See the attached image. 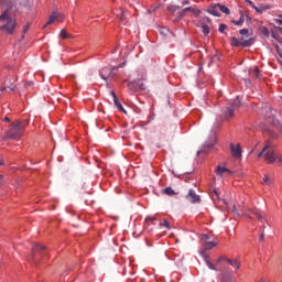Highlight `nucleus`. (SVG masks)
Returning <instances> with one entry per match:
<instances>
[{"instance_id":"f257e3e1","label":"nucleus","mask_w":282,"mask_h":282,"mask_svg":"<svg viewBox=\"0 0 282 282\" xmlns=\"http://www.w3.org/2000/svg\"><path fill=\"white\" fill-rule=\"evenodd\" d=\"M0 23H2L0 30L10 35L14 33V30L17 29V21L15 18L11 17L9 9L3 11V13L0 15Z\"/></svg>"},{"instance_id":"f03ea898","label":"nucleus","mask_w":282,"mask_h":282,"mask_svg":"<svg viewBox=\"0 0 282 282\" xmlns=\"http://www.w3.org/2000/svg\"><path fill=\"white\" fill-rule=\"evenodd\" d=\"M29 124V121L24 119L23 121H14L7 132L6 138L10 140H20L24 133L25 127Z\"/></svg>"},{"instance_id":"7ed1b4c3","label":"nucleus","mask_w":282,"mask_h":282,"mask_svg":"<svg viewBox=\"0 0 282 282\" xmlns=\"http://www.w3.org/2000/svg\"><path fill=\"white\" fill-rule=\"evenodd\" d=\"M264 161L268 162L269 164H274V162H282V156L276 154L274 149L271 147V143H269V149L265 150L264 153Z\"/></svg>"},{"instance_id":"20e7f679","label":"nucleus","mask_w":282,"mask_h":282,"mask_svg":"<svg viewBox=\"0 0 282 282\" xmlns=\"http://www.w3.org/2000/svg\"><path fill=\"white\" fill-rule=\"evenodd\" d=\"M253 43H254V40L252 37L248 39V40H245V41H240L235 36L231 37V46L250 47Z\"/></svg>"},{"instance_id":"39448f33","label":"nucleus","mask_w":282,"mask_h":282,"mask_svg":"<svg viewBox=\"0 0 282 282\" xmlns=\"http://www.w3.org/2000/svg\"><path fill=\"white\" fill-rule=\"evenodd\" d=\"M238 106V108L241 106L240 99L238 101H235L232 106H229V108H226L225 110V120H230L235 117V107Z\"/></svg>"},{"instance_id":"423d86ee","label":"nucleus","mask_w":282,"mask_h":282,"mask_svg":"<svg viewBox=\"0 0 282 282\" xmlns=\"http://www.w3.org/2000/svg\"><path fill=\"white\" fill-rule=\"evenodd\" d=\"M64 20V14L57 11H53L52 15L50 17L47 23L44 25V29L47 28L48 25L53 24L55 21L57 22H63Z\"/></svg>"},{"instance_id":"0eeeda50","label":"nucleus","mask_w":282,"mask_h":282,"mask_svg":"<svg viewBox=\"0 0 282 282\" xmlns=\"http://www.w3.org/2000/svg\"><path fill=\"white\" fill-rule=\"evenodd\" d=\"M216 175L220 177H229L232 175V172L224 166L218 165V167H216Z\"/></svg>"},{"instance_id":"6e6552de","label":"nucleus","mask_w":282,"mask_h":282,"mask_svg":"<svg viewBox=\"0 0 282 282\" xmlns=\"http://www.w3.org/2000/svg\"><path fill=\"white\" fill-rule=\"evenodd\" d=\"M187 200L192 204H198L200 203V197L196 194L194 189H189V193H187V196H185Z\"/></svg>"},{"instance_id":"1a4fd4ad","label":"nucleus","mask_w":282,"mask_h":282,"mask_svg":"<svg viewBox=\"0 0 282 282\" xmlns=\"http://www.w3.org/2000/svg\"><path fill=\"white\" fill-rule=\"evenodd\" d=\"M117 69L115 68H104L100 73V77L107 83L109 78H112L113 75V70Z\"/></svg>"},{"instance_id":"9d476101","label":"nucleus","mask_w":282,"mask_h":282,"mask_svg":"<svg viewBox=\"0 0 282 282\" xmlns=\"http://www.w3.org/2000/svg\"><path fill=\"white\" fill-rule=\"evenodd\" d=\"M207 12L214 17H220V13H219V3H216L212 7H209V9H207Z\"/></svg>"},{"instance_id":"9b49d317","label":"nucleus","mask_w":282,"mask_h":282,"mask_svg":"<svg viewBox=\"0 0 282 282\" xmlns=\"http://www.w3.org/2000/svg\"><path fill=\"white\" fill-rule=\"evenodd\" d=\"M110 95H111L112 98H113L115 106H116L121 112L127 113L126 110H124V108H123V106H122V104H120L118 97L116 96V93H113V90H111Z\"/></svg>"},{"instance_id":"f8f14e48","label":"nucleus","mask_w":282,"mask_h":282,"mask_svg":"<svg viewBox=\"0 0 282 282\" xmlns=\"http://www.w3.org/2000/svg\"><path fill=\"white\" fill-rule=\"evenodd\" d=\"M231 155H234V158H236V159H240L241 158V149H240L239 144L237 147L231 144Z\"/></svg>"},{"instance_id":"ddd939ff","label":"nucleus","mask_w":282,"mask_h":282,"mask_svg":"<svg viewBox=\"0 0 282 282\" xmlns=\"http://www.w3.org/2000/svg\"><path fill=\"white\" fill-rule=\"evenodd\" d=\"M227 263H229V265H231V267H235L236 268V270H239L240 269V267H241V263H240V261L239 260H232V259H227Z\"/></svg>"},{"instance_id":"4468645a","label":"nucleus","mask_w":282,"mask_h":282,"mask_svg":"<svg viewBox=\"0 0 282 282\" xmlns=\"http://www.w3.org/2000/svg\"><path fill=\"white\" fill-rule=\"evenodd\" d=\"M194 12V15L198 17L202 11L200 10H197V9H194L193 7H187L185 9H183V12Z\"/></svg>"},{"instance_id":"2eb2a0df","label":"nucleus","mask_w":282,"mask_h":282,"mask_svg":"<svg viewBox=\"0 0 282 282\" xmlns=\"http://www.w3.org/2000/svg\"><path fill=\"white\" fill-rule=\"evenodd\" d=\"M45 249H46V247L40 246V245L36 243V245L33 247L32 256L34 257L37 252L43 251V250H45Z\"/></svg>"},{"instance_id":"dca6fc26","label":"nucleus","mask_w":282,"mask_h":282,"mask_svg":"<svg viewBox=\"0 0 282 282\" xmlns=\"http://www.w3.org/2000/svg\"><path fill=\"white\" fill-rule=\"evenodd\" d=\"M218 9H219L220 12H223V13H225L227 15L230 14V9L228 7H226L225 4L218 3Z\"/></svg>"},{"instance_id":"f3484780","label":"nucleus","mask_w":282,"mask_h":282,"mask_svg":"<svg viewBox=\"0 0 282 282\" xmlns=\"http://www.w3.org/2000/svg\"><path fill=\"white\" fill-rule=\"evenodd\" d=\"M117 17L121 22H124L127 20V12L123 9H121L120 12L117 13Z\"/></svg>"},{"instance_id":"a211bd4d","label":"nucleus","mask_w":282,"mask_h":282,"mask_svg":"<svg viewBox=\"0 0 282 282\" xmlns=\"http://www.w3.org/2000/svg\"><path fill=\"white\" fill-rule=\"evenodd\" d=\"M200 30H203V35L208 36L210 33V28L207 24L200 25Z\"/></svg>"},{"instance_id":"6ab92c4d","label":"nucleus","mask_w":282,"mask_h":282,"mask_svg":"<svg viewBox=\"0 0 282 282\" xmlns=\"http://www.w3.org/2000/svg\"><path fill=\"white\" fill-rule=\"evenodd\" d=\"M217 245H218V243H216V242L207 241V242H205L204 248H205V250H212V249L215 248Z\"/></svg>"},{"instance_id":"aec40b11","label":"nucleus","mask_w":282,"mask_h":282,"mask_svg":"<svg viewBox=\"0 0 282 282\" xmlns=\"http://www.w3.org/2000/svg\"><path fill=\"white\" fill-rule=\"evenodd\" d=\"M167 10L170 12H176V11L181 10V6H178V4H170V6H167Z\"/></svg>"},{"instance_id":"412c9836","label":"nucleus","mask_w":282,"mask_h":282,"mask_svg":"<svg viewBox=\"0 0 282 282\" xmlns=\"http://www.w3.org/2000/svg\"><path fill=\"white\" fill-rule=\"evenodd\" d=\"M270 148V142H265L264 148L261 150V152L257 155V158H261L262 155H265L267 150Z\"/></svg>"},{"instance_id":"4be33fe9","label":"nucleus","mask_w":282,"mask_h":282,"mask_svg":"<svg viewBox=\"0 0 282 282\" xmlns=\"http://www.w3.org/2000/svg\"><path fill=\"white\" fill-rule=\"evenodd\" d=\"M231 23L236 26H241L245 23L243 18H240L239 20H231Z\"/></svg>"},{"instance_id":"5701e85b","label":"nucleus","mask_w":282,"mask_h":282,"mask_svg":"<svg viewBox=\"0 0 282 282\" xmlns=\"http://www.w3.org/2000/svg\"><path fill=\"white\" fill-rule=\"evenodd\" d=\"M164 194L169 195V196H173L176 193L174 192V189L172 187H167L163 191Z\"/></svg>"},{"instance_id":"b1692460","label":"nucleus","mask_w":282,"mask_h":282,"mask_svg":"<svg viewBox=\"0 0 282 282\" xmlns=\"http://www.w3.org/2000/svg\"><path fill=\"white\" fill-rule=\"evenodd\" d=\"M262 181L268 186H270L272 184V181H271V178L268 175H264Z\"/></svg>"},{"instance_id":"393cba45","label":"nucleus","mask_w":282,"mask_h":282,"mask_svg":"<svg viewBox=\"0 0 282 282\" xmlns=\"http://www.w3.org/2000/svg\"><path fill=\"white\" fill-rule=\"evenodd\" d=\"M160 33L163 36H167V34L170 33V30L167 28H161Z\"/></svg>"},{"instance_id":"a878e982","label":"nucleus","mask_w":282,"mask_h":282,"mask_svg":"<svg viewBox=\"0 0 282 282\" xmlns=\"http://www.w3.org/2000/svg\"><path fill=\"white\" fill-rule=\"evenodd\" d=\"M212 199H214V202L219 200V194L217 191L212 192Z\"/></svg>"},{"instance_id":"bb28decb","label":"nucleus","mask_w":282,"mask_h":282,"mask_svg":"<svg viewBox=\"0 0 282 282\" xmlns=\"http://www.w3.org/2000/svg\"><path fill=\"white\" fill-rule=\"evenodd\" d=\"M226 29H227V25L224 23H220V25H218V32H220V33H224L226 31Z\"/></svg>"},{"instance_id":"cd10ccee","label":"nucleus","mask_w":282,"mask_h":282,"mask_svg":"<svg viewBox=\"0 0 282 282\" xmlns=\"http://www.w3.org/2000/svg\"><path fill=\"white\" fill-rule=\"evenodd\" d=\"M61 37L64 39V40L69 37V35H68V33L66 32L65 29H63V30L61 31Z\"/></svg>"},{"instance_id":"c85d7f7f","label":"nucleus","mask_w":282,"mask_h":282,"mask_svg":"<svg viewBox=\"0 0 282 282\" xmlns=\"http://www.w3.org/2000/svg\"><path fill=\"white\" fill-rule=\"evenodd\" d=\"M248 34H249V30L248 29H240V35H245L248 37Z\"/></svg>"},{"instance_id":"c756f323","label":"nucleus","mask_w":282,"mask_h":282,"mask_svg":"<svg viewBox=\"0 0 282 282\" xmlns=\"http://www.w3.org/2000/svg\"><path fill=\"white\" fill-rule=\"evenodd\" d=\"M215 145V140L214 141H212V142H209V143H205V148H207V149H210V148H213Z\"/></svg>"},{"instance_id":"7c9ffc66","label":"nucleus","mask_w":282,"mask_h":282,"mask_svg":"<svg viewBox=\"0 0 282 282\" xmlns=\"http://www.w3.org/2000/svg\"><path fill=\"white\" fill-rule=\"evenodd\" d=\"M252 214H254L256 215V217H257V219H259V220H263V217L258 213V212H251Z\"/></svg>"},{"instance_id":"2f4dec72","label":"nucleus","mask_w":282,"mask_h":282,"mask_svg":"<svg viewBox=\"0 0 282 282\" xmlns=\"http://www.w3.org/2000/svg\"><path fill=\"white\" fill-rule=\"evenodd\" d=\"M207 267L214 271H217V268H215V265L209 261H207Z\"/></svg>"},{"instance_id":"473e14b6","label":"nucleus","mask_w":282,"mask_h":282,"mask_svg":"<svg viewBox=\"0 0 282 282\" xmlns=\"http://www.w3.org/2000/svg\"><path fill=\"white\" fill-rule=\"evenodd\" d=\"M247 3H248L251 8L257 9V6L254 4L253 1L247 0Z\"/></svg>"},{"instance_id":"72a5a7b5","label":"nucleus","mask_w":282,"mask_h":282,"mask_svg":"<svg viewBox=\"0 0 282 282\" xmlns=\"http://www.w3.org/2000/svg\"><path fill=\"white\" fill-rule=\"evenodd\" d=\"M223 282H237L235 278L223 279Z\"/></svg>"},{"instance_id":"f704fd0d","label":"nucleus","mask_w":282,"mask_h":282,"mask_svg":"<svg viewBox=\"0 0 282 282\" xmlns=\"http://www.w3.org/2000/svg\"><path fill=\"white\" fill-rule=\"evenodd\" d=\"M155 219L154 218H147V225H145V227L148 228L149 227V224L150 223H153Z\"/></svg>"},{"instance_id":"c9c22d12","label":"nucleus","mask_w":282,"mask_h":282,"mask_svg":"<svg viewBox=\"0 0 282 282\" xmlns=\"http://www.w3.org/2000/svg\"><path fill=\"white\" fill-rule=\"evenodd\" d=\"M253 10H256V12H258V13H262V11H263V8L262 7H256V8H253Z\"/></svg>"},{"instance_id":"e433bc0d","label":"nucleus","mask_w":282,"mask_h":282,"mask_svg":"<svg viewBox=\"0 0 282 282\" xmlns=\"http://www.w3.org/2000/svg\"><path fill=\"white\" fill-rule=\"evenodd\" d=\"M161 226H164V227H166L167 229H170L171 227H170V224L165 220L164 223H161Z\"/></svg>"},{"instance_id":"4c0bfd02","label":"nucleus","mask_w":282,"mask_h":282,"mask_svg":"<svg viewBox=\"0 0 282 282\" xmlns=\"http://www.w3.org/2000/svg\"><path fill=\"white\" fill-rule=\"evenodd\" d=\"M209 239H210V238H209L208 235H203V240H204L205 242H208Z\"/></svg>"},{"instance_id":"58836bf2","label":"nucleus","mask_w":282,"mask_h":282,"mask_svg":"<svg viewBox=\"0 0 282 282\" xmlns=\"http://www.w3.org/2000/svg\"><path fill=\"white\" fill-rule=\"evenodd\" d=\"M14 88H9V87H4V88H1V91H12Z\"/></svg>"},{"instance_id":"ea45409f","label":"nucleus","mask_w":282,"mask_h":282,"mask_svg":"<svg viewBox=\"0 0 282 282\" xmlns=\"http://www.w3.org/2000/svg\"><path fill=\"white\" fill-rule=\"evenodd\" d=\"M227 259H228V258H226V257H220V258H218V262H223V261H226V262H227Z\"/></svg>"},{"instance_id":"a19ab883","label":"nucleus","mask_w":282,"mask_h":282,"mask_svg":"<svg viewBox=\"0 0 282 282\" xmlns=\"http://www.w3.org/2000/svg\"><path fill=\"white\" fill-rule=\"evenodd\" d=\"M30 24H26L25 28L23 29V33L25 34L29 31Z\"/></svg>"},{"instance_id":"79ce46f5","label":"nucleus","mask_w":282,"mask_h":282,"mask_svg":"<svg viewBox=\"0 0 282 282\" xmlns=\"http://www.w3.org/2000/svg\"><path fill=\"white\" fill-rule=\"evenodd\" d=\"M183 4L188 6L189 4V0H183Z\"/></svg>"},{"instance_id":"37998d69","label":"nucleus","mask_w":282,"mask_h":282,"mask_svg":"<svg viewBox=\"0 0 282 282\" xmlns=\"http://www.w3.org/2000/svg\"><path fill=\"white\" fill-rule=\"evenodd\" d=\"M185 13H186V11H184V9H183L182 12L180 13L181 18H184Z\"/></svg>"},{"instance_id":"c03bdc74","label":"nucleus","mask_w":282,"mask_h":282,"mask_svg":"<svg viewBox=\"0 0 282 282\" xmlns=\"http://www.w3.org/2000/svg\"><path fill=\"white\" fill-rule=\"evenodd\" d=\"M259 240H260V241H263V240H264V235H263V234L260 235Z\"/></svg>"},{"instance_id":"a18cd8bd","label":"nucleus","mask_w":282,"mask_h":282,"mask_svg":"<svg viewBox=\"0 0 282 282\" xmlns=\"http://www.w3.org/2000/svg\"><path fill=\"white\" fill-rule=\"evenodd\" d=\"M276 23H278L279 25H282V19H278V20H276Z\"/></svg>"},{"instance_id":"49530a36","label":"nucleus","mask_w":282,"mask_h":282,"mask_svg":"<svg viewBox=\"0 0 282 282\" xmlns=\"http://www.w3.org/2000/svg\"><path fill=\"white\" fill-rule=\"evenodd\" d=\"M256 77L259 78V68H256Z\"/></svg>"},{"instance_id":"de8ad7c7","label":"nucleus","mask_w":282,"mask_h":282,"mask_svg":"<svg viewBox=\"0 0 282 282\" xmlns=\"http://www.w3.org/2000/svg\"><path fill=\"white\" fill-rule=\"evenodd\" d=\"M278 31L282 35V26H278Z\"/></svg>"},{"instance_id":"09e8293b","label":"nucleus","mask_w":282,"mask_h":282,"mask_svg":"<svg viewBox=\"0 0 282 282\" xmlns=\"http://www.w3.org/2000/svg\"><path fill=\"white\" fill-rule=\"evenodd\" d=\"M183 17H181V14L176 18V21L182 20Z\"/></svg>"},{"instance_id":"8fccbe9b","label":"nucleus","mask_w":282,"mask_h":282,"mask_svg":"<svg viewBox=\"0 0 282 282\" xmlns=\"http://www.w3.org/2000/svg\"><path fill=\"white\" fill-rule=\"evenodd\" d=\"M4 121L10 122L9 117H4Z\"/></svg>"},{"instance_id":"3c124183","label":"nucleus","mask_w":282,"mask_h":282,"mask_svg":"<svg viewBox=\"0 0 282 282\" xmlns=\"http://www.w3.org/2000/svg\"><path fill=\"white\" fill-rule=\"evenodd\" d=\"M2 182H3V176L0 175V184H2Z\"/></svg>"},{"instance_id":"603ef678","label":"nucleus","mask_w":282,"mask_h":282,"mask_svg":"<svg viewBox=\"0 0 282 282\" xmlns=\"http://www.w3.org/2000/svg\"><path fill=\"white\" fill-rule=\"evenodd\" d=\"M258 282H265L263 279L259 280Z\"/></svg>"},{"instance_id":"864d4df0","label":"nucleus","mask_w":282,"mask_h":282,"mask_svg":"<svg viewBox=\"0 0 282 282\" xmlns=\"http://www.w3.org/2000/svg\"><path fill=\"white\" fill-rule=\"evenodd\" d=\"M263 229H265L267 227L265 226H262Z\"/></svg>"},{"instance_id":"5fc2aeb1","label":"nucleus","mask_w":282,"mask_h":282,"mask_svg":"<svg viewBox=\"0 0 282 282\" xmlns=\"http://www.w3.org/2000/svg\"><path fill=\"white\" fill-rule=\"evenodd\" d=\"M279 18H281V19H282V14H281V15H279Z\"/></svg>"},{"instance_id":"6e6d98bb","label":"nucleus","mask_w":282,"mask_h":282,"mask_svg":"<svg viewBox=\"0 0 282 282\" xmlns=\"http://www.w3.org/2000/svg\"><path fill=\"white\" fill-rule=\"evenodd\" d=\"M0 165H2V163L0 162Z\"/></svg>"}]
</instances>
